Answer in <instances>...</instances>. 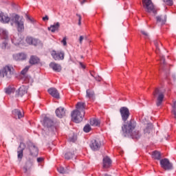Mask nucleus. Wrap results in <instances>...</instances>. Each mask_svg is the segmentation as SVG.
<instances>
[{"label": "nucleus", "instance_id": "nucleus-4", "mask_svg": "<svg viewBox=\"0 0 176 176\" xmlns=\"http://www.w3.org/2000/svg\"><path fill=\"white\" fill-rule=\"evenodd\" d=\"M142 5L145 12L147 13H153V14L157 13L153 3H152V0H142Z\"/></svg>", "mask_w": 176, "mask_h": 176}, {"label": "nucleus", "instance_id": "nucleus-54", "mask_svg": "<svg viewBox=\"0 0 176 176\" xmlns=\"http://www.w3.org/2000/svg\"><path fill=\"white\" fill-rule=\"evenodd\" d=\"M172 78H173V80L175 82V80H176V76H175V74H172Z\"/></svg>", "mask_w": 176, "mask_h": 176}, {"label": "nucleus", "instance_id": "nucleus-50", "mask_svg": "<svg viewBox=\"0 0 176 176\" xmlns=\"http://www.w3.org/2000/svg\"><path fill=\"white\" fill-rule=\"evenodd\" d=\"M83 39H85V37H83V36H80L79 38V42L80 45H82V42H83Z\"/></svg>", "mask_w": 176, "mask_h": 176}, {"label": "nucleus", "instance_id": "nucleus-46", "mask_svg": "<svg viewBox=\"0 0 176 176\" xmlns=\"http://www.w3.org/2000/svg\"><path fill=\"white\" fill-rule=\"evenodd\" d=\"M69 140L70 142H75V141H76V137L73 136L72 138H70Z\"/></svg>", "mask_w": 176, "mask_h": 176}, {"label": "nucleus", "instance_id": "nucleus-8", "mask_svg": "<svg viewBox=\"0 0 176 176\" xmlns=\"http://www.w3.org/2000/svg\"><path fill=\"white\" fill-rule=\"evenodd\" d=\"M161 167L164 170H173V164L170 162V160L167 158H164L160 160Z\"/></svg>", "mask_w": 176, "mask_h": 176}, {"label": "nucleus", "instance_id": "nucleus-25", "mask_svg": "<svg viewBox=\"0 0 176 176\" xmlns=\"http://www.w3.org/2000/svg\"><path fill=\"white\" fill-rule=\"evenodd\" d=\"M39 61V58L35 56H32L30 58L29 63L31 65H35V64H38Z\"/></svg>", "mask_w": 176, "mask_h": 176}, {"label": "nucleus", "instance_id": "nucleus-31", "mask_svg": "<svg viewBox=\"0 0 176 176\" xmlns=\"http://www.w3.org/2000/svg\"><path fill=\"white\" fill-rule=\"evenodd\" d=\"M153 129V125L152 124V123L148 124L146 129L144 130V134H150Z\"/></svg>", "mask_w": 176, "mask_h": 176}, {"label": "nucleus", "instance_id": "nucleus-11", "mask_svg": "<svg viewBox=\"0 0 176 176\" xmlns=\"http://www.w3.org/2000/svg\"><path fill=\"white\" fill-rule=\"evenodd\" d=\"M28 91V87L25 85H22L19 88L18 90L16 91V97H23L25 94H27Z\"/></svg>", "mask_w": 176, "mask_h": 176}, {"label": "nucleus", "instance_id": "nucleus-52", "mask_svg": "<svg viewBox=\"0 0 176 176\" xmlns=\"http://www.w3.org/2000/svg\"><path fill=\"white\" fill-rule=\"evenodd\" d=\"M77 17H78V21H82V16L79 14H76Z\"/></svg>", "mask_w": 176, "mask_h": 176}, {"label": "nucleus", "instance_id": "nucleus-22", "mask_svg": "<svg viewBox=\"0 0 176 176\" xmlns=\"http://www.w3.org/2000/svg\"><path fill=\"white\" fill-rule=\"evenodd\" d=\"M167 16L166 15H160L156 16L157 23H159L161 25L166 24Z\"/></svg>", "mask_w": 176, "mask_h": 176}, {"label": "nucleus", "instance_id": "nucleus-26", "mask_svg": "<svg viewBox=\"0 0 176 176\" xmlns=\"http://www.w3.org/2000/svg\"><path fill=\"white\" fill-rule=\"evenodd\" d=\"M128 135H131L133 140H139V138H141V133L139 131H135L131 134H128Z\"/></svg>", "mask_w": 176, "mask_h": 176}, {"label": "nucleus", "instance_id": "nucleus-39", "mask_svg": "<svg viewBox=\"0 0 176 176\" xmlns=\"http://www.w3.org/2000/svg\"><path fill=\"white\" fill-rule=\"evenodd\" d=\"M39 43H41V41H39V39L33 38V40L32 41V45H33V46H38V45H39Z\"/></svg>", "mask_w": 176, "mask_h": 176}, {"label": "nucleus", "instance_id": "nucleus-43", "mask_svg": "<svg viewBox=\"0 0 176 176\" xmlns=\"http://www.w3.org/2000/svg\"><path fill=\"white\" fill-rule=\"evenodd\" d=\"M163 1L169 6H171V5H173V0H163Z\"/></svg>", "mask_w": 176, "mask_h": 176}, {"label": "nucleus", "instance_id": "nucleus-34", "mask_svg": "<svg viewBox=\"0 0 176 176\" xmlns=\"http://www.w3.org/2000/svg\"><path fill=\"white\" fill-rule=\"evenodd\" d=\"M15 90L14 87H8L5 89V92L6 94H12V93H14Z\"/></svg>", "mask_w": 176, "mask_h": 176}, {"label": "nucleus", "instance_id": "nucleus-40", "mask_svg": "<svg viewBox=\"0 0 176 176\" xmlns=\"http://www.w3.org/2000/svg\"><path fill=\"white\" fill-rule=\"evenodd\" d=\"M85 133H89L90 131V130H91V127L90 126L89 124H87L84 126L83 129Z\"/></svg>", "mask_w": 176, "mask_h": 176}, {"label": "nucleus", "instance_id": "nucleus-48", "mask_svg": "<svg viewBox=\"0 0 176 176\" xmlns=\"http://www.w3.org/2000/svg\"><path fill=\"white\" fill-rule=\"evenodd\" d=\"M44 160L43 157H38L37 158V162L38 163H42V162Z\"/></svg>", "mask_w": 176, "mask_h": 176}, {"label": "nucleus", "instance_id": "nucleus-14", "mask_svg": "<svg viewBox=\"0 0 176 176\" xmlns=\"http://www.w3.org/2000/svg\"><path fill=\"white\" fill-rule=\"evenodd\" d=\"M25 144L23 142H21L19 147H18V150H17V157L18 159H19L20 160H21L23 159V152H24V149H25Z\"/></svg>", "mask_w": 176, "mask_h": 176}, {"label": "nucleus", "instance_id": "nucleus-20", "mask_svg": "<svg viewBox=\"0 0 176 176\" xmlns=\"http://www.w3.org/2000/svg\"><path fill=\"white\" fill-rule=\"evenodd\" d=\"M55 113L58 118H61L65 116V109H64V107H59L56 109Z\"/></svg>", "mask_w": 176, "mask_h": 176}, {"label": "nucleus", "instance_id": "nucleus-17", "mask_svg": "<svg viewBox=\"0 0 176 176\" xmlns=\"http://www.w3.org/2000/svg\"><path fill=\"white\" fill-rule=\"evenodd\" d=\"M76 109L75 111H78V112H81V113H83L85 115V109H86V104L85 102H78L76 105Z\"/></svg>", "mask_w": 176, "mask_h": 176}, {"label": "nucleus", "instance_id": "nucleus-19", "mask_svg": "<svg viewBox=\"0 0 176 176\" xmlns=\"http://www.w3.org/2000/svg\"><path fill=\"white\" fill-rule=\"evenodd\" d=\"M32 164H34V162L31 160H29L25 163V165L23 166L25 174H28V173H30V171H31Z\"/></svg>", "mask_w": 176, "mask_h": 176}, {"label": "nucleus", "instance_id": "nucleus-33", "mask_svg": "<svg viewBox=\"0 0 176 176\" xmlns=\"http://www.w3.org/2000/svg\"><path fill=\"white\" fill-rule=\"evenodd\" d=\"M100 120L97 119L92 118L90 120L91 126H94L95 127H96L97 126H100Z\"/></svg>", "mask_w": 176, "mask_h": 176}, {"label": "nucleus", "instance_id": "nucleus-30", "mask_svg": "<svg viewBox=\"0 0 176 176\" xmlns=\"http://www.w3.org/2000/svg\"><path fill=\"white\" fill-rule=\"evenodd\" d=\"M12 113L14 116H17L18 119H21V118H23V116H24V114H23L21 113V111L17 109H14L12 111Z\"/></svg>", "mask_w": 176, "mask_h": 176}, {"label": "nucleus", "instance_id": "nucleus-16", "mask_svg": "<svg viewBox=\"0 0 176 176\" xmlns=\"http://www.w3.org/2000/svg\"><path fill=\"white\" fill-rule=\"evenodd\" d=\"M14 60L16 61H23L24 60H27V54L24 53H19L13 55Z\"/></svg>", "mask_w": 176, "mask_h": 176}, {"label": "nucleus", "instance_id": "nucleus-6", "mask_svg": "<svg viewBox=\"0 0 176 176\" xmlns=\"http://www.w3.org/2000/svg\"><path fill=\"white\" fill-rule=\"evenodd\" d=\"M71 115L72 120H73L75 123H80V122L83 120V118H85V114L78 110H74Z\"/></svg>", "mask_w": 176, "mask_h": 176}, {"label": "nucleus", "instance_id": "nucleus-21", "mask_svg": "<svg viewBox=\"0 0 176 176\" xmlns=\"http://www.w3.org/2000/svg\"><path fill=\"white\" fill-rule=\"evenodd\" d=\"M111 164H112V160H111V158L108 156L104 157L103 158V168H109V167H111Z\"/></svg>", "mask_w": 176, "mask_h": 176}, {"label": "nucleus", "instance_id": "nucleus-53", "mask_svg": "<svg viewBox=\"0 0 176 176\" xmlns=\"http://www.w3.org/2000/svg\"><path fill=\"white\" fill-rule=\"evenodd\" d=\"M141 32L143 35H144V36H148V33H146V32L142 30Z\"/></svg>", "mask_w": 176, "mask_h": 176}, {"label": "nucleus", "instance_id": "nucleus-58", "mask_svg": "<svg viewBox=\"0 0 176 176\" xmlns=\"http://www.w3.org/2000/svg\"><path fill=\"white\" fill-rule=\"evenodd\" d=\"M65 170H66L67 171V173H68V171H69V167H67Z\"/></svg>", "mask_w": 176, "mask_h": 176}, {"label": "nucleus", "instance_id": "nucleus-13", "mask_svg": "<svg viewBox=\"0 0 176 176\" xmlns=\"http://www.w3.org/2000/svg\"><path fill=\"white\" fill-rule=\"evenodd\" d=\"M51 54L53 58L56 60H64V52L52 51Z\"/></svg>", "mask_w": 176, "mask_h": 176}, {"label": "nucleus", "instance_id": "nucleus-32", "mask_svg": "<svg viewBox=\"0 0 176 176\" xmlns=\"http://www.w3.org/2000/svg\"><path fill=\"white\" fill-rule=\"evenodd\" d=\"M86 93L87 97L88 98H93L96 96V94H94V91H93L92 89H87Z\"/></svg>", "mask_w": 176, "mask_h": 176}, {"label": "nucleus", "instance_id": "nucleus-41", "mask_svg": "<svg viewBox=\"0 0 176 176\" xmlns=\"http://www.w3.org/2000/svg\"><path fill=\"white\" fill-rule=\"evenodd\" d=\"M30 69V66H26L21 72V74L22 75H25L27 72H28V70Z\"/></svg>", "mask_w": 176, "mask_h": 176}, {"label": "nucleus", "instance_id": "nucleus-5", "mask_svg": "<svg viewBox=\"0 0 176 176\" xmlns=\"http://www.w3.org/2000/svg\"><path fill=\"white\" fill-rule=\"evenodd\" d=\"M12 75H13V67H12V66H6L0 70L1 78L10 79Z\"/></svg>", "mask_w": 176, "mask_h": 176}, {"label": "nucleus", "instance_id": "nucleus-29", "mask_svg": "<svg viewBox=\"0 0 176 176\" xmlns=\"http://www.w3.org/2000/svg\"><path fill=\"white\" fill-rule=\"evenodd\" d=\"M11 39H12V43H14L15 46L20 45V43H21V41H23V38H20V36H16Z\"/></svg>", "mask_w": 176, "mask_h": 176}, {"label": "nucleus", "instance_id": "nucleus-59", "mask_svg": "<svg viewBox=\"0 0 176 176\" xmlns=\"http://www.w3.org/2000/svg\"><path fill=\"white\" fill-rule=\"evenodd\" d=\"M91 74V76H93V78H96V76H94V75H93L92 73H90Z\"/></svg>", "mask_w": 176, "mask_h": 176}, {"label": "nucleus", "instance_id": "nucleus-42", "mask_svg": "<svg viewBox=\"0 0 176 176\" xmlns=\"http://www.w3.org/2000/svg\"><path fill=\"white\" fill-rule=\"evenodd\" d=\"M34 38L32 37H27L26 38V42L27 43H28V45H32V41H33Z\"/></svg>", "mask_w": 176, "mask_h": 176}, {"label": "nucleus", "instance_id": "nucleus-55", "mask_svg": "<svg viewBox=\"0 0 176 176\" xmlns=\"http://www.w3.org/2000/svg\"><path fill=\"white\" fill-rule=\"evenodd\" d=\"M80 67H82V68H83L84 69H85V68H86V66H85V65H83V63H80Z\"/></svg>", "mask_w": 176, "mask_h": 176}, {"label": "nucleus", "instance_id": "nucleus-3", "mask_svg": "<svg viewBox=\"0 0 176 176\" xmlns=\"http://www.w3.org/2000/svg\"><path fill=\"white\" fill-rule=\"evenodd\" d=\"M137 127V122L134 119L128 121L126 124H124L122 130L124 134H131L132 131Z\"/></svg>", "mask_w": 176, "mask_h": 176}, {"label": "nucleus", "instance_id": "nucleus-47", "mask_svg": "<svg viewBox=\"0 0 176 176\" xmlns=\"http://www.w3.org/2000/svg\"><path fill=\"white\" fill-rule=\"evenodd\" d=\"M94 78L96 79V80H97V82H101V80H102V78H101L100 76H98V77H94Z\"/></svg>", "mask_w": 176, "mask_h": 176}, {"label": "nucleus", "instance_id": "nucleus-44", "mask_svg": "<svg viewBox=\"0 0 176 176\" xmlns=\"http://www.w3.org/2000/svg\"><path fill=\"white\" fill-rule=\"evenodd\" d=\"M26 20H29L30 23H34V19L31 18L28 14H25Z\"/></svg>", "mask_w": 176, "mask_h": 176}, {"label": "nucleus", "instance_id": "nucleus-15", "mask_svg": "<svg viewBox=\"0 0 176 176\" xmlns=\"http://www.w3.org/2000/svg\"><path fill=\"white\" fill-rule=\"evenodd\" d=\"M160 63H161L160 69H163L164 71V72H166L167 74V72H168V71H170V66L166 65L164 56L160 57Z\"/></svg>", "mask_w": 176, "mask_h": 176}, {"label": "nucleus", "instance_id": "nucleus-35", "mask_svg": "<svg viewBox=\"0 0 176 176\" xmlns=\"http://www.w3.org/2000/svg\"><path fill=\"white\" fill-rule=\"evenodd\" d=\"M171 113L174 116V118L176 119V100L173 102V104L172 105Z\"/></svg>", "mask_w": 176, "mask_h": 176}, {"label": "nucleus", "instance_id": "nucleus-49", "mask_svg": "<svg viewBox=\"0 0 176 176\" xmlns=\"http://www.w3.org/2000/svg\"><path fill=\"white\" fill-rule=\"evenodd\" d=\"M43 21H49V16L46 15L45 16L43 17Z\"/></svg>", "mask_w": 176, "mask_h": 176}, {"label": "nucleus", "instance_id": "nucleus-18", "mask_svg": "<svg viewBox=\"0 0 176 176\" xmlns=\"http://www.w3.org/2000/svg\"><path fill=\"white\" fill-rule=\"evenodd\" d=\"M48 93L52 97H54V98H60V93H58V91L56 88H50L48 89Z\"/></svg>", "mask_w": 176, "mask_h": 176}, {"label": "nucleus", "instance_id": "nucleus-51", "mask_svg": "<svg viewBox=\"0 0 176 176\" xmlns=\"http://www.w3.org/2000/svg\"><path fill=\"white\" fill-rule=\"evenodd\" d=\"M6 45H8V43L6 42H3L1 45L2 49H5L6 47Z\"/></svg>", "mask_w": 176, "mask_h": 176}, {"label": "nucleus", "instance_id": "nucleus-10", "mask_svg": "<svg viewBox=\"0 0 176 176\" xmlns=\"http://www.w3.org/2000/svg\"><path fill=\"white\" fill-rule=\"evenodd\" d=\"M29 146V152L31 156L36 157L38 156V153H39V150L38 147L34 143H30L28 144Z\"/></svg>", "mask_w": 176, "mask_h": 176}, {"label": "nucleus", "instance_id": "nucleus-2", "mask_svg": "<svg viewBox=\"0 0 176 176\" xmlns=\"http://www.w3.org/2000/svg\"><path fill=\"white\" fill-rule=\"evenodd\" d=\"M153 96L154 98L157 99V107H160V105L163 104V100H164V90L160 88H156L153 93Z\"/></svg>", "mask_w": 176, "mask_h": 176}, {"label": "nucleus", "instance_id": "nucleus-7", "mask_svg": "<svg viewBox=\"0 0 176 176\" xmlns=\"http://www.w3.org/2000/svg\"><path fill=\"white\" fill-rule=\"evenodd\" d=\"M101 140L98 138H95L91 141L89 146L92 151H100L101 148Z\"/></svg>", "mask_w": 176, "mask_h": 176}, {"label": "nucleus", "instance_id": "nucleus-27", "mask_svg": "<svg viewBox=\"0 0 176 176\" xmlns=\"http://www.w3.org/2000/svg\"><path fill=\"white\" fill-rule=\"evenodd\" d=\"M152 157L154 160H160L162 159V154L158 151H155L152 153Z\"/></svg>", "mask_w": 176, "mask_h": 176}, {"label": "nucleus", "instance_id": "nucleus-12", "mask_svg": "<svg viewBox=\"0 0 176 176\" xmlns=\"http://www.w3.org/2000/svg\"><path fill=\"white\" fill-rule=\"evenodd\" d=\"M43 126L45 127H47V129H56L54 127V122L52 119H50L49 117H45L43 120Z\"/></svg>", "mask_w": 176, "mask_h": 176}, {"label": "nucleus", "instance_id": "nucleus-56", "mask_svg": "<svg viewBox=\"0 0 176 176\" xmlns=\"http://www.w3.org/2000/svg\"><path fill=\"white\" fill-rule=\"evenodd\" d=\"M85 2H87V0H82L81 2H80V4L81 5H83L84 3H85Z\"/></svg>", "mask_w": 176, "mask_h": 176}, {"label": "nucleus", "instance_id": "nucleus-23", "mask_svg": "<svg viewBox=\"0 0 176 176\" xmlns=\"http://www.w3.org/2000/svg\"><path fill=\"white\" fill-rule=\"evenodd\" d=\"M50 68H52L56 72H60L61 71V65L57 64L54 62H52L50 64Z\"/></svg>", "mask_w": 176, "mask_h": 176}, {"label": "nucleus", "instance_id": "nucleus-37", "mask_svg": "<svg viewBox=\"0 0 176 176\" xmlns=\"http://www.w3.org/2000/svg\"><path fill=\"white\" fill-rule=\"evenodd\" d=\"M57 170L58 171V173H60V174H67V173H68V171H67V170H65V168H64V167H63V166H59L57 168Z\"/></svg>", "mask_w": 176, "mask_h": 176}, {"label": "nucleus", "instance_id": "nucleus-9", "mask_svg": "<svg viewBox=\"0 0 176 176\" xmlns=\"http://www.w3.org/2000/svg\"><path fill=\"white\" fill-rule=\"evenodd\" d=\"M120 113L123 122H126V120H127L130 116V111L127 109V107H123L120 109Z\"/></svg>", "mask_w": 176, "mask_h": 176}, {"label": "nucleus", "instance_id": "nucleus-28", "mask_svg": "<svg viewBox=\"0 0 176 176\" xmlns=\"http://www.w3.org/2000/svg\"><path fill=\"white\" fill-rule=\"evenodd\" d=\"M0 38L6 41L8 38V31L5 29H0Z\"/></svg>", "mask_w": 176, "mask_h": 176}, {"label": "nucleus", "instance_id": "nucleus-57", "mask_svg": "<svg viewBox=\"0 0 176 176\" xmlns=\"http://www.w3.org/2000/svg\"><path fill=\"white\" fill-rule=\"evenodd\" d=\"M82 24L81 21H78V25H80Z\"/></svg>", "mask_w": 176, "mask_h": 176}, {"label": "nucleus", "instance_id": "nucleus-36", "mask_svg": "<svg viewBox=\"0 0 176 176\" xmlns=\"http://www.w3.org/2000/svg\"><path fill=\"white\" fill-rule=\"evenodd\" d=\"M171 113L174 116V118L176 119V100L173 102V104L172 105Z\"/></svg>", "mask_w": 176, "mask_h": 176}, {"label": "nucleus", "instance_id": "nucleus-38", "mask_svg": "<svg viewBox=\"0 0 176 176\" xmlns=\"http://www.w3.org/2000/svg\"><path fill=\"white\" fill-rule=\"evenodd\" d=\"M74 157V154L72 153H67L65 155V159H67V160H69V159H72Z\"/></svg>", "mask_w": 176, "mask_h": 176}, {"label": "nucleus", "instance_id": "nucleus-1", "mask_svg": "<svg viewBox=\"0 0 176 176\" xmlns=\"http://www.w3.org/2000/svg\"><path fill=\"white\" fill-rule=\"evenodd\" d=\"M25 21L24 18L23 16H20L19 14H13L11 17H9L8 14L0 11L1 23L8 24L9 21H11V25L15 24L18 32H23Z\"/></svg>", "mask_w": 176, "mask_h": 176}, {"label": "nucleus", "instance_id": "nucleus-24", "mask_svg": "<svg viewBox=\"0 0 176 176\" xmlns=\"http://www.w3.org/2000/svg\"><path fill=\"white\" fill-rule=\"evenodd\" d=\"M60 29V23L56 22L54 23V25H51L50 28H48L49 31H52V32H56V31H58Z\"/></svg>", "mask_w": 176, "mask_h": 176}, {"label": "nucleus", "instance_id": "nucleus-45", "mask_svg": "<svg viewBox=\"0 0 176 176\" xmlns=\"http://www.w3.org/2000/svg\"><path fill=\"white\" fill-rule=\"evenodd\" d=\"M61 43H63V46H67V37H64Z\"/></svg>", "mask_w": 176, "mask_h": 176}]
</instances>
